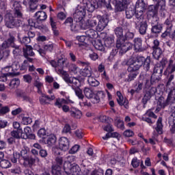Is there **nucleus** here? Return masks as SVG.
Instances as JSON below:
<instances>
[{"instance_id":"nucleus-1","label":"nucleus","mask_w":175,"mask_h":175,"mask_svg":"<svg viewBox=\"0 0 175 175\" xmlns=\"http://www.w3.org/2000/svg\"><path fill=\"white\" fill-rule=\"evenodd\" d=\"M162 29H163V25H156L152 26L150 29L151 35L148 34L146 37V42L147 44H151L153 43V46H152V55L154 59H159L161 58V55H162V49L159 46L160 42L158 39H154V38H158L159 36V33L162 32Z\"/></svg>"},{"instance_id":"nucleus-2","label":"nucleus","mask_w":175,"mask_h":175,"mask_svg":"<svg viewBox=\"0 0 175 175\" xmlns=\"http://www.w3.org/2000/svg\"><path fill=\"white\" fill-rule=\"evenodd\" d=\"M134 63L140 68L144 66L145 72H149L150 75L152 73L151 70V57L148 56L146 58L143 56H137Z\"/></svg>"},{"instance_id":"nucleus-3","label":"nucleus","mask_w":175,"mask_h":175,"mask_svg":"<svg viewBox=\"0 0 175 175\" xmlns=\"http://www.w3.org/2000/svg\"><path fill=\"white\" fill-rule=\"evenodd\" d=\"M5 25L7 28H18L23 25L21 19H16L10 13H8L5 16Z\"/></svg>"},{"instance_id":"nucleus-4","label":"nucleus","mask_w":175,"mask_h":175,"mask_svg":"<svg viewBox=\"0 0 175 175\" xmlns=\"http://www.w3.org/2000/svg\"><path fill=\"white\" fill-rule=\"evenodd\" d=\"M133 47V46L132 44L126 42L125 40H123L122 38L116 39V48L119 50L120 55H122L123 54H125L126 51L132 50Z\"/></svg>"},{"instance_id":"nucleus-5","label":"nucleus","mask_w":175,"mask_h":175,"mask_svg":"<svg viewBox=\"0 0 175 175\" xmlns=\"http://www.w3.org/2000/svg\"><path fill=\"white\" fill-rule=\"evenodd\" d=\"M63 167L64 175H81L80 174V167L77 164L65 162Z\"/></svg>"},{"instance_id":"nucleus-6","label":"nucleus","mask_w":175,"mask_h":175,"mask_svg":"<svg viewBox=\"0 0 175 175\" xmlns=\"http://www.w3.org/2000/svg\"><path fill=\"white\" fill-rule=\"evenodd\" d=\"M56 164L52 165V174L53 175H65V172L62 171V165H64V157L57 156L55 157Z\"/></svg>"},{"instance_id":"nucleus-7","label":"nucleus","mask_w":175,"mask_h":175,"mask_svg":"<svg viewBox=\"0 0 175 175\" xmlns=\"http://www.w3.org/2000/svg\"><path fill=\"white\" fill-rule=\"evenodd\" d=\"M108 2L110 5L112 4L115 6L116 12H124L128 8V5L131 3V0H108Z\"/></svg>"},{"instance_id":"nucleus-8","label":"nucleus","mask_w":175,"mask_h":175,"mask_svg":"<svg viewBox=\"0 0 175 175\" xmlns=\"http://www.w3.org/2000/svg\"><path fill=\"white\" fill-rule=\"evenodd\" d=\"M10 4L12 6V10L14 12V17L16 18H23L24 17L23 7L20 4V1L18 0H10Z\"/></svg>"},{"instance_id":"nucleus-9","label":"nucleus","mask_w":175,"mask_h":175,"mask_svg":"<svg viewBox=\"0 0 175 175\" xmlns=\"http://www.w3.org/2000/svg\"><path fill=\"white\" fill-rule=\"evenodd\" d=\"M150 66L151 68H153V72L151 77H154L156 80L161 81V79L163 73V67L158 66V64H156L155 66L150 64Z\"/></svg>"},{"instance_id":"nucleus-10","label":"nucleus","mask_w":175,"mask_h":175,"mask_svg":"<svg viewBox=\"0 0 175 175\" xmlns=\"http://www.w3.org/2000/svg\"><path fill=\"white\" fill-rule=\"evenodd\" d=\"M172 114L168 118V124L170 125V132L172 134L175 133V106L171 107Z\"/></svg>"},{"instance_id":"nucleus-11","label":"nucleus","mask_w":175,"mask_h":175,"mask_svg":"<svg viewBox=\"0 0 175 175\" xmlns=\"http://www.w3.org/2000/svg\"><path fill=\"white\" fill-rule=\"evenodd\" d=\"M70 147L69 139L66 137H62L59 139V148L62 151H68Z\"/></svg>"},{"instance_id":"nucleus-12","label":"nucleus","mask_w":175,"mask_h":175,"mask_svg":"<svg viewBox=\"0 0 175 175\" xmlns=\"http://www.w3.org/2000/svg\"><path fill=\"white\" fill-rule=\"evenodd\" d=\"M134 49L137 53L146 51V47L143 46V40L141 38H136L133 40Z\"/></svg>"},{"instance_id":"nucleus-13","label":"nucleus","mask_w":175,"mask_h":175,"mask_svg":"<svg viewBox=\"0 0 175 175\" xmlns=\"http://www.w3.org/2000/svg\"><path fill=\"white\" fill-rule=\"evenodd\" d=\"M40 96L39 97V100L40 105H50L51 100H54L55 99V96H49L44 93H40L39 94Z\"/></svg>"},{"instance_id":"nucleus-14","label":"nucleus","mask_w":175,"mask_h":175,"mask_svg":"<svg viewBox=\"0 0 175 175\" xmlns=\"http://www.w3.org/2000/svg\"><path fill=\"white\" fill-rule=\"evenodd\" d=\"M175 72V62L174 60L172 59H170L168 61V64L167 65V67L165 70H164V76H169V75H172Z\"/></svg>"},{"instance_id":"nucleus-15","label":"nucleus","mask_w":175,"mask_h":175,"mask_svg":"<svg viewBox=\"0 0 175 175\" xmlns=\"http://www.w3.org/2000/svg\"><path fill=\"white\" fill-rule=\"evenodd\" d=\"M97 17L98 18L97 28L100 31H103L107 27V24H109V18L101 16H98Z\"/></svg>"},{"instance_id":"nucleus-16","label":"nucleus","mask_w":175,"mask_h":175,"mask_svg":"<svg viewBox=\"0 0 175 175\" xmlns=\"http://www.w3.org/2000/svg\"><path fill=\"white\" fill-rule=\"evenodd\" d=\"M135 28H137L140 35H146V33H147V29H148L147 21H142L139 24L137 23Z\"/></svg>"},{"instance_id":"nucleus-17","label":"nucleus","mask_w":175,"mask_h":175,"mask_svg":"<svg viewBox=\"0 0 175 175\" xmlns=\"http://www.w3.org/2000/svg\"><path fill=\"white\" fill-rule=\"evenodd\" d=\"M85 16V11L84 10H77L73 14L75 21H76V23H81V24H83V19L84 18Z\"/></svg>"},{"instance_id":"nucleus-18","label":"nucleus","mask_w":175,"mask_h":175,"mask_svg":"<svg viewBox=\"0 0 175 175\" xmlns=\"http://www.w3.org/2000/svg\"><path fill=\"white\" fill-rule=\"evenodd\" d=\"M16 96H18V98H22L23 102H27L28 103L31 104L33 103V99L31 98L29 95L27 94V92L23 90L18 91L16 92Z\"/></svg>"},{"instance_id":"nucleus-19","label":"nucleus","mask_w":175,"mask_h":175,"mask_svg":"<svg viewBox=\"0 0 175 175\" xmlns=\"http://www.w3.org/2000/svg\"><path fill=\"white\" fill-rule=\"evenodd\" d=\"M106 96L105 92L97 91L94 93L93 98H92V103L96 104L100 102V99H103Z\"/></svg>"},{"instance_id":"nucleus-20","label":"nucleus","mask_w":175,"mask_h":175,"mask_svg":"<svg viewBox=\"0 0 175 175\" xmlns=\"http://www.w3.org/2000/svg\"><path fill=\"white\" fill-rule=\"evenodd\" d=\"M64 24L66 27H70L72 32H77L79 31V26L73 24V18L72 17L67 18Z\"/></svg>"},{"instance_id":"nucleus-21","label":"nucleus","mask_w":175,"mask_h":175,"mask_svg":"<svg viewBox=\"0 0 175 175\" xmlns=\"http://www.w3.org/2000/svg\"><path fill=\"white\" fill-rule=\"evenodd\" d=\"M135 18H133L135 25L140 23L143 18H144V10H135L134 13Z\"/></svg>"},{"instance_id":"nucleus-22","label":"nucleus","mask_w":175,"mask_h":175,"mask_svg":"<svg viewBox=\"0 0 175 175\" xmlns=\"http://www.w3.org/2000/svg\"><path fill=\"white\" fill-rule=\"evenodd\" d=\"M69 103H73V101L69 99V97L67 98V100L58 98L56 99L55 106H57L59 109H61V107H62V105H69Z\"/></svg>"},{"instance_id":"nucleus-23","label":"nucleus","mask_w":175,"mask_h":175,"mask_svg":"<svg viewBox=\"0 0 175 175\" xmlns=\"http://www.w3.org/2000/svg\"><path fill=\"white\" fill-rule=\"evenodd\" d=\"M80 75L83 77H88V79H90V77L92 76V68H91L90 66H86L80 70Z\"/></svg>"},{"instance_id":"nucleus-24","label":"nucleus","mask_w":175,"mask_h":175,"mask_svg":"<svg viewBox=\"0 0 175 175\" xmlns=\"http://www.w3.org/2000/svg\"><path fill=\"white\" fill-rule=\"evenodd\" d=\"M23 56L25 58L28 57H35V52L31 46H26V48H23Z\"/></svg>"},{"instance_id":"nucleus-25","label":"nucleus","mask_w":175,"mask_h":175,"mask_svg":"<svg viewBox=\"0 0 175 175\" xmlns=\"http://www.w3.org/2000/svg\"><path fill=\"white\" fill-rule=\"evenodd\" d=\"M28 25L29 27H33V28H36L37 29H40L42 31V29H44V25L42 24H39V23L36 21L35 20L30 18L28 19Z\"/></svg>"},{"instance_id":"nucleus-26","label":"nucleus","mask_w":175,"mask_h":175,"mask_svg":"<svg viewBox=\"0 0 175 175\" xmlns=\"http://www.w3.org/2000/svg\"><path fill=\"white\" fill-rule=\"evenodd\" d=\"M145 81V88L146 90H150L151 85H154L155 83H159V81H157L154 77H150V80L147 79H144Z\"/></svg>"},{"instance_id":"nucleus-27","label":"nucleus","mask_w":175,"mask_h":175,"mask_svg":"<svg viewBox=\"0 0 175 175\" xmlns=\"http://www.w3.org/2000/svg\"><path fill=\"white\" fill-rule=\"evenodd\" d=\"M96 8H106L108 10H112L113 8L111 7V4L107 3L106 0H98L96 3Z\"/></svg>"},{"instance_id":"nucleus-28","label":"nucleus","mask_w":175,"mask_h":175,"mask_svg":"<svg viewBox=\"0 0 175 175\" xmlns=\"http://www.w3.org/2000/svg\"><path fill=\"white\" fill-rule=\"evenodd\" d=\"M167 100L168 101V105L170 103V105L175 104V88H172V89H170Z\"/></svg>"},{"instance_id":"nucleus-29","label":"nucleus","mask_w":175,"mask_h":175,"mask_svg":"<svg viewBox=\"0 0 175 175\" xmlns=\"http://www.w3.org/2000/svg\"><path fill=\"white\" fill-rule=\"evenodd\" d=\"M92 44L96 49V50H98L99 51H105V46L102 43V40H95L92 42Z\"/></svg>"},{"instance_id":"nucleus-30","label":"nucleus","mask_w":175,"mask_h":175,"mask_svg":"<svg viewBox=\"0 0 175 175\" xmlns=\"http://www.w3.org/2000/svg\"><path fill=\"white\" fill-rule=\"evenodd\" d=\"M158 5H151L148 8V14L149 16H158Z\"/></svg>"},{"instance_id":"nucleus-31","label":"nucleus","mask_w":175,"mask_h":175,"mask_svg":"<svg viewBox=\"0 0 175 175\" xmlns=\"http://www.w3.org/2000/svg\"><path fill=\"white\" fill-rule=\"evenodd\" d=\"M57 75H59L62 76V79L68 84V83H70V80L72 79V77H69V74L65 70H59V72H57Z\"/></svg>"},{"instance_id":"nucleus-32","label":"nucleus","mask_w":175,"mask_h":175,"mask_svg":"<svg viewBox=\"0 0 175 175\" xmlns=\"http://www.w3.org/2000/svg\"><path fill=\"white\" fill-rule=\"evenodd\" d=\"M155 92H157V88L152 87L150 88V89H148L146 90V93L144 97L146 98L147 99H149L150 100L152 96H154V95H155Z\"/></svg>"},{"instance_id":"nucleus-33","label":"nucleus","mask_w":175,"mask_h":175,"mask_svg":"<svg viewBox=\"0 0 175 175\" xmlns=\"http://www.w3.org/2000/svg\"><path fill=\"white\" fill-rule=\"evenodd\" d=\"M68 85H70L72 90H77V88H80V81L75 77H72L70 79V82H68Z\"/></svg>"},{"instance_id":"nucleus-34","label":"nucleus","mask_w":175,"mask_h":175,"mask_svg":"<svg viewBox=\"0 0 175 175\" xmlns=\"http://www.w3.org/2000/svg\"><path fill=\"white\" fill-rule=\"evenodd\" d=\"M37 17V21H46L47 20V14L43 11H38L35 14Z\"/></svg>"},{"instance_id":"nucleus-35","label":"nucleus","mask_w":175,"mask_h":175,"mask_svg":"<svg viewBox=\"0 0 175 175\" xmlns=\"http://www.w3.org/2000/svg\"><path fill=\"white\" fill-rule=\"evenodd\" d=\"M157 105L158 106H160L161 109H165L166 106H169V102L167 101V98L165 100L164 96H160L158 98Z\"/></svg>"},{"instance_id":"nucleus-36","label":"nucleus","mask_w":175,"mask_h":175,"mask_svg":"<svg viewBox=\"0 0 175 175\" xmlns=\"http://www.w3.org/2000/svg\"><path fill=\"white\" fill-rule=\"evenodd\" d=\"M156 132L159 133V135H162L163 131V124H162V118L159 117L157 122V126L155 128Z\"/></svg>"},{"instance_id":"nucleus-37","label":"nucleus","mask_w":175,"mask_h":175,"mask_svg":"<svg viewBox=\"0 0 175 175\" xmlns=\"http://www.w3.org/2000/svg\"><path fill=\"white\" fill-rule=\"evenodd\" d=\"M146 10L147 9V4L144 0H137L135 4V10Z\"/></svg>"},{"instance_id":"nucleus-38","label":"nucleus","mask_w":175,"mask_h":175,"mask_svg":"<svg viewBox=\"0 0 175 175\" xmlns=\"http://www.w3.org/2000/svg\"><path fill=\"white\" fill-rule=\"evenodd\" d=\"M85 35L88 38H90V39H96L98 38V31L94 29H90L85 31Z\"/></svg>"},{"instance_id":"nucleus-39","label":"nucleus","mask_w":175,"mask_h":175,"mask_svg":"<svg viewBox=\"0 0 175 175\" xmlns=\"http://www.w3.org/2000/svg\"><path fill=\"white\" fill-rule=\"evenodd\" d=\"M83 94L88 99H91L92 100V98L94 97V91L91 90L90 88H84Z\"/></svg>"},{"instance_id":"nucleus-40","label":"nucleus","mask_w":175,"mask_h":175,"mask_svg":"<svg viewBox=\"0 0 175 175\" xmlns=\"http://www.w3.org/2000/svg\"><path fill=\"white\" fill-rule=\"evenodd\" d=\"M114 33L117 39H122L124 37V29L121 27H118L114 29Z\"/></svg>"},{"instance_id":"nucleus-41","label":"nucleus","mask_w":175,"mask_h":175,"mask_svg":"<svg viewBox=\"0 0 175 175\" xmlns=\"http://www.w3.org/2000/svg\"><path fill=\"white\" fill-rule=\"evenodd\" d=\"M135 38V33L131 32L129 30L124 31V35L123 34L122 40L126 42V40H132Z\"/></svg>"},{"instance_id":"nucleus-42","label":"nucleus","mask_w":175,"mask_h":175,"mask_svg":"<svg viewBox=\"0 0 175 175\" xmlns=\"http://www.w3.org/2000/svg\"><path fill=\"white\" fill-rule=\"evenodd\" d=\"M86 9L88 12L92 13L95 10V9H98L96 7V3L88 1L86 3Z\"/></svg>"},{"instance_id":"nucleus-43","label":"nucleus","mask_w":175,"mask_h":175,"mask_svg":"<svg viewBox=\"0 0 175 175\" xmlns=\"http://www.w3.org/2000/svg\"><path fill=\"white\" fill-rule=\"evenodd\" d=\"M135 8H127L126 9V18L131 19L133 16H135Z\"/></svg>"},{"instance_id":"nucleus-44","label":"nucleus","mask_w":175,"mask_h":175,"mask_svg":"<svg viewBox=\"0 0 175 175\" xmlns=\"http://www.w3.org/2000/svg\"><path fill=\"white\" fill-rule=\"evenodd\" d=\"M98 16L97 17L94 16L87 21L86 25H88V27H96V25H98Z\"/></svg>"},{"instance_id":"nucleus-45","label":"nucleus","mask_w":175,"mask_h":175,"mask_svg":"<svg viewBox=\"0 0 175 175\" xmlns=\"http://www.w3.org/2000/svg\"><path fill=\"white\" fill-rule=\"evenodd\" d=\"M65 62H66V59H59L57 60V68H56V72H59V70H64Z\"/></svg>"},{"instance_id":"nucleus-46","label":"nucleus","mask_w":175,"mask_h":175,"mask_svg":"<svg viewBox=\"0 0 175 175\" xmlns=\"http://www.w3.org/2000/svg\"><path fill=\"white\" fill-rule=\"evenodd\" d=\"M71 117H74V118H81V111L76 109H72L71 111H70Z\"/></svg>"},{"instance_id":"nucleus-47","label":"nucleus","mask_w":175,"mask_h":175,"mask_svg":"<svg viewBox=\"0 0 175 175\" xmlns=\"http://www.w3.org/2000/svg\"><path fill=\"white\" fill-rule=\"evenodd\" d=\"M20 85V79L18 78L12 79L9 83V87L12 88H17Z\"/></svg>"},{"instance_id":"nucleus-48","label":"nucleus","mask_w":175,"mask_h":175,"mask_svg":"<svg viewBox=\"0 0 175 175\" xmlns=\"http://www.w3.org/2000/svg\"><path fill=\"white\" fill-rule=\"evenodd\" d=\"M117 101H118V105H120V106H124L125 107V109H128L129 102L126 98H124V96L118 98Z\"/></svg>"},{"instance_id":"nucleus-49","label":"nucleus","mask_w":175,"mask_h":175,"mask_svg":"<svg viewBox=\"0 0 175 175\" xmlns=\"http://www.w3.org/2000/svg\"><path fill=\"white\" fill-rule=\"evenodd\" d=\"M0 167L2 169H9V167H12V163L9 161V160L3 159L0 161Z\"/></svg>"},{"instance_id":"nucleus-50","label":"nucleus","mask_w":175,"mask_h":175,"mask_svg":"<svg viewBox=\"0 0 175 175\" xmlns=\"http://www.w3.org/2000/svg\"><path fill=\"white\" fill-rule=\"evenodd\" d=\"M104 44L105 47H113L114 46V38L108 37L104 40Z\"/></svg>"},{"instance_id":"nucleus-51","label":"nucleus","mask_w":175,"mask_h":175,"mask_svg":"<svg viewBox=\"0 0 175 175\" xmlns=\"http://www.w3.org/2000/svg\"><path fill=\"white\" fill-rule=\"evenodd\" d=\"M139 69H140V68L134 63L127 68V71L129 73H137Z\"/></svg>"},{"instance_id":"nucleus-52","label":"nucleus","mask_w":175,"mask_h":175,"mask_svg":"<svg viewBox=\"0 0 175 175\" xmlns=\"http://www.w3.org/2000/svg\"><path fill=\"white\" fill-rule=\"evenodd\" d=\"M165 76H167V81H166L165 85H166L167 88L170 90V85H172V81H173V80H174V75L170 74V75H165Z\"/></svg>"},{"instance_id":"nucleus-53","label":"nucleus","mask_w":175,"mask_h":175,"mask_svg":"<svg viewBox=\"0 0 175 175\" xmlns=\"http://www.w3.org/2000/svg\"><path fill=\"white\" fill-rule=\"evenodd\" d=\"M28 151H29L28 148H24L23 149L21 150V158H23V161L28 160V157H29V155L28 154Z\"/></svg>"},{"instance_id":"nucleus-54","label":"nucleus","mask_w":175,"mask_h":175,"mask_svg":"<svg viewBox=\"0 0 175 175\" xmlns=\"http://www.w3.org/2000/svg\"><path fill=\"white\" fill-rule=\"evenodd\" d=\"M20 133L21 135H23V132L20 133V131L18 130H16V131L14 130V131H11L10 135H11V137H14V139L18 141L22 137L21 135H20Z\"/></svg>"},{"instance_id":"nucleus-55","label":"nucleus","mask_w":175,"mask_h":175,"mask_svg":"<svg viewBox=\"0 0 175 175\" xmlns=\"http://www.w3.org/2000/svg\"><path fill=\"white\" fill-rule=\"evenodd\" d=\"M115 126L118 128V129H121V131H124L125 129V124L124 121L121 119H118L115 122Z\"/></svg>"},{"instance_id":"nucleus-56","label":"nucleus","mask_w":175,"mask_h":175,"mask_svg":"<svg viewBox=\"0 0 175 175\" xmlns=\"http://www.w3.org/2000/svg\"><path fill=\"white\" fill-rule=\"evenodd\" d=\"M10 69H11V72L14 73V72H17L18 69L21 70V66H20V64H18V62H15L12 63V66H10Z\"/></svg>"},{"instance_id":"nucleus-57","label":"nucleus","mask_w":175,"mask_h":175,"mask_svg":"<svg viewBox=\"0 0 175 175\" xmlns=\"http://www.w3.org/2000/svg\"><path fill=\"white\" fill-rule=\"evenodd\" d=\"M88 83L91 85V87H98L100 83L98 81V80H96L94 77H90L88 79Z\"/></svg>"},{"instance_id":"nucleus-58","label":"nucleus","mask_w":175,"mask_h":175,"mask_svg":"<svg viewBox=\"0 0 175 175\" xmlns=\"http://www.w3.org/2000/svg\"><path fill=\"white\" fill-rule=\"evenodd\" d=\"M118 136H120V134L117 132L107 133L105 136L103 137V140H107L110 137H118Z\"/></svg>"},{"instance_id":"nucleus-59","label":"nucleus","mask_w":175,"mask_h":175,"mask_svg":"<svg viewBox=\"0 0 175 175\" xmlns=\"http://www.w3.org/2000/svg\"><path fill=\"white\" fill-rule=\"evenodd\" d=\"M7 43H8L10 47H14L16 46V44L14 42H16V38L14 36L10 35V38L5 40Z\"/></svg>"},{"instance_id":"nucleus-60","label":"nucleus","mask_w":175,"mask_h":175,"mask_svg":"<svg viewBox=\"0 0 175 175\" xmlns=\"http://www.w3.org/2000/svg\"><path fill=\"white\" fill-rule=\"evenodd\" d=\"M164 25L167 26L166 27L167 29H170L172 31L173 28V21L172 20V18H168L164 22Z\"/></svg>"},{"instance_id":"nucleus-61","label":"nucleus","mask_w":175,"mask_h":175,"mask_svg":"<svg viewBox=\"0 0 175 175\" xmlns=\"http://www.w3.org/2000/svg\"><path fill=\"white\" fill-rule=\"evenodd\" d=\"M74 91L77 98H79V99H84V94H83V90L80 89V88L74 90Z\"/></svg>"},{"instance_id":"nucleus-62","label":"nucleus","mask_w":175,"mask_h":175,"mask_svg":"<svg viewBox=\"0 0 175 175\" xmlns=\"http://www.w3.org/2000/svg\"><path fill=\"white\" fill-rule=\"evenodd\" d=\"M34 87H36V88L38 89V94H42L43 93L42 92V88H43V83H42L40 81H36L34 83Z\"/></svg>"},{"instance_id":"nucleus-63","label":"nucleus","mask_w":175,"mask_h":175,"mask_svg":"<svg viewBox=\"0 0 175 175\" xmlns=\"http://www.w3.org/2000/svg\"><path fill=\"white\" fill-rule=\"evenodd\" d=\"M22 122L24 125H29V124H32V118L29 116H24L22 118Z\"/></svg>"},{"instance_id":"nucleus-64","label":"nucleus","mask_w":175,"mask_h":175,"mask_svg":"<svg viewBox=\"0 0 175 175\" xmlns=\"http://www.w3.org/2000/svg\"><path fill=\"white\" fill-rule=\"evenodd\" d=\"M12 49H14L12 53L14 55H20L21 53V47L18 45H15L14 46H12Z\"/></svg>"}]
</instances>
